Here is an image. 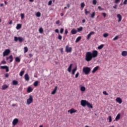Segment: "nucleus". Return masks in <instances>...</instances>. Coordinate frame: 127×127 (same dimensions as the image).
I'll return each instance as SVG.
<instances>
[{
  "label": "nucleus",
  "instance_id": "1",
  "mask_svg": "<svg viewBox=\"0 0 127 127\" xmlns=\"http://www.w3.org/2000/svg\"><path fill=\"white\" fill-rule=\"evenodd\" d=\"M98 52L97 51L94 50L92 52H88L85 55V60L87 62H90L93 59V58H96L98 57Z\"/></svg>",
  "mask_w": 127,
  "mask_h": 127
},
{
  "label": "nucleus",
  "instance_id": "2",
  "mask_svg": "<svg viewBox=\"0 0 127 127\" xmlns=\"http://www.w3.org/2000/svg\"><path fill=\"white\" fill-rule=\"evenodd\" d=\"M82 71L85 75H88L91 72V68L88 66L84 67L83 68Z\"/></svg>",
  "mask_w": 127,
  "mask_h": 127
},
{
  "label": "nucleus",
  "instance_id": "3",
  "mask_svg": "<svg viewBox=\"0 0 127 127\" xmlns=\"http://www.w3.org/2000/svg\"><path fill=\"white\" fill-rule=\"evenodd\" d=\"M33 102V97L32 95H29V98L27 100V105H30Z\"/></svg>",
  "mask_w": 127,
  "mask_h": 127
},
{
  "label": "nucleus",
  "instance_id": "4",
  "mask_svg": "<svg viewBox=\"0 0 127 127\" xmlns=\"http://www.w3.org/2000/svg\"><path fill=\"white\" fill-rule=\"evenodd\" d=\"M14 41H16V42L19 41V42H20V43H21V42L23 41V38H22V37H17L15 36L14 37Z\"/></svg>",
  "mask_w": 127,
  "mask_h": 127
},
{
  "label": "nucleus",
  "instance_id": "5",
  "mask_svg": "<svg viewBox=\"0 0 127 127\" xmlns=\"http://www.w3.org/2000/svg\"><path fill=\"white\" fill-rule=\"evenodd\" d=\"M10 53V50L9 49H6L3 52V57H5V56H7L8 54Z\"/></svg>",
  "mask_w": 127,
  "mask_h": 127
},
{
  "label": "nucleus",
  "instance_id": "6",
  "mask_svg": "<svg viewBox=\"0 0 127 127\" xmlns=\"http://www.w3.org/2000/svg\"><path fill=\"white\" fill-rule=\"evenodd\" d=\"M65 52L70 53L72 52V47H69V46L67 45L65 47Z\"/></svg>",
  "mask_w": 127,
  "mask_h": 127
},
{
  "label": "nucleus",
  "instance_id": "7",
  "mask_svg": "<svg viewBox=\"0 0 127 127\" xmlns=\"http://www.w3.org/2000/svg\"><path fill=\"white\" fill-rule=\"evenodd\" d=\"M88 102L86 100H82L80 102V105H81L82 107H85V106H87Z\"/></svg>",
  "mask_w": 127,
  "mask_h": 127
},
{
  "label": "nucleus",
  "instance_id": "8",
  "mask_svg": "<svg viewBox=\"0 0 127 127\" xmlns=\"http://www.w3.org/2000/svg\"><path fill=\"white\" fill-rule=\"evenodd\" d=\"M6 60L8 61L10 63H11L12 61H13V56L12 55H10V56L6 57Z\"/></svg>",
  "mask_w": 127,
  "mask_h": 127
},
{
  "label": "nucleus",
  "instance_id": "9",
  "mask_svg": "<svg viewBox=\"0 0 127 127\" xmlns=\"http://www.w3.org/2000/svg\"><path fill=\"white\" fill-rule=\"evenodd\" d=\"M67 113H69L70 115L74 114V113H77V110H75L74 108H71L70 110L67 111Z\"/></svg>",
  "mask_w": 127,
  "mask_h": 127
},
{
  "label": "nucleus",
  "instance_id": "10",
  "mask_svg": "<svg viewBox=\"0 0 127 127\" xmlns=\"http://www.w3.org/2000/svg\"><path fill=\"white\" fill-rule=\"evenodd\" d=\"M94 34H95V32H91L90 33H89L88 34V35L87 36L86 39L87 40H89V39H90V38H91V36H92V35H94Z\"/></svg>",
  "mask_w": 127,
  "mask_h": 127
},
{
  "label": "nucleus",
  "instance_id": "11",
  "mask_svg": "<svg viewBox=\"0 0 127 127\" xmlns=\"http://www.w3.org/2000/svg\"><path fill=\"white\" fill-rule=\"evenodd\" d=\"M0 69H5L6 72H8V71H9L8 66L7 65L0 66Z\"/></svg>",
  "mask_w": 127,
  "mask_h": 127
},
{
  "label": "nucleus",
  "instance_id": "12",
  "mask_svg": "<svg viewBox=\"0 0 127 127\" xmlns=\"http://www.w3.org/2000/svg\"><path fill=\"white\" fill-rule=\"evenodd\" d=\"M18 123V119L17 118H15L13 120L12 125L13 126H16Z\"/></svg>",
  "mask_w": 127,
  "mask_h": 127
},
{
  "label": "nucleus",
  "instance_id": "13",
  "mask_svg": "<svg viewBox=\"0 0 127 127\" xmlns=\"http://www.w3.org/2000/svg\"><path fill=\"white\" fill-rule=\"evenodd\" d=\"M116 101L117 103H118L119 104H122L123 103V100H122L120 97L117 98Z\"/></svg>",
  "mask_w": 127,
  "mask_h": 127
},
{
  "label": "nucleus",
  "instance_id": "14",
  "mask_svg": "<svg viewBox=\"0 0 127 127\" xmlns=\"http://www.w3.org/2000/svg\"><path fill=\"white\" fill-rule=\"evenodd\" d=\"M100 67L99 66H97L96 67H95L93 69L92 71V73H95V72H97V71H98V70H99V68Z\"/></svg>",
  "mask_w": 127,
  "mask_h": 127
},
{
  "label": "nucleus",
  "instance_id": "15",
  "mask_svg": "<svg viewBox=\"0 0 127 127\" xmlns=\"http://www.w3.org/2000/svg\"><path fill=\"white\" fill-rule=\"evenodd\" d=\"M73 66V64H71L67 68V71L69 73H71V71L72 70V66Z\"/></svg>",
  "mask_w": 127,
  "mask_h": 127
},
{
  "label": "nucleus",
  "instance_id": "16",
  "mask_svg": "<svg viewBox=\"0 0 127 127\" xmlns=\"http://www.w3.org/2000/svg\"><path fill=\"white\" fill-rule=\"evenodd\" d=\"M117 17L119 19L118 22H120V21H122V17L121 14H117Z\"/></svg>",
  "mask_w": 127,
  "mask_h": 127
},
{
  "label": "nucleus",
  "instance_id": "17",
  "mask_svg": "<svg viewBox=\"0 0 127 127\" xmlns=\"http://www.w3.org/2000/svg\"><path fill=\"white\" fill-rule=\"evenodd\" d=\"M56 92H57V86H55L54 90L51 92L52 95H55Z\"/></svg>",
  "mask_w": 127,
  "mask_h": 127
},
{
  "label": "nucleus",
  "instance_id": "18",
  "mask_svg": "<svg viewBox=\"0 0 127 127\" xmlns=\"http://www.w3.org/2000/svg\"><path fill=\"white\" fill-rule=\"evenodd\" d=\"M121 55H122L124 57H126V56H127V51H123L121 53Z\"/></svg>",
  "mask_w": 127,
  "mask_h": 127
},
{
  "label": "nucleus",
  "instance_id": "19",
  "mask_svg": "<svg viewBox=\"0 0 127 127\" xmlns=\"http://www.w3.org/2000/svg\"><path fill=\"white\" fill-rule=\"evenodd\" d=\"M24 79L25 81H28L29 80V75H28V74L26 73L25 74Z\"/></svg>",
  "mask_w": 127,
  "mask_h": 127
},
{
  "label": "nucleus",
  "instance_id": "20",
  "mask_svg": "<svg viewBox=\"0 0 127 127\" xmlns=\"http://www.w3.org/2000/svg\"><path fill=\"white\" fill-rule=\"evenodd\" d=\"M77 31L75 29H72L71 31V33L72 35L77 34Z\"/></svg>",
  "mask_w": 127,
  "mask_h": 127
},
{
  "label": "nucleus",
  "instance_id": "21",
  "mask_svg": "<svg viewBox=\"0 0 127 127\" xmlns=\"http://www.w3.org/2000/svg\"><path fill=\"white\" fill-rule=\"evenodd\" d=\"M120 119H121V114H118L117 115V116H116L115 120L117 122H118V121H119V120H120Z\"/></svg>",
  "mask_w": 127,
  "mask_h": 127
},
{
  "label": "nucleus",
  "instance_id": "22",
  "mask_svg": "<svg viewBox=\"0 0 127 127\" xmlns=\"http://www.w3.org/2000/svg\"><path fill=\"white\" fill-rule=\"evenodd\" d=\"M81 39H82L81 36L78 37L75 40V43H77L79 42V41H80V40H81Z\"/></svg>",
  "mask_w": 127,
  "mask_h": 127
},
{
  "label": "nucleus",
  "instance_id": "23",
  "mask_svg": "<svg viewBox=\"0 0 127 127\" xmlns=\"http://www.w3.org/2000/svg\"><path fill=\"white\" fill-rule=\"evenodd\" d=\"M86 106H87V107L90 109H93V105L91 104V103H89V102H87V104L86 105Z\"/></svg>",
  "mask_w": 127,
  "mask_h": 127
},
{
  "label": "nucleus",
  "instance_id": "24",
  "mask_svg": "<svg viewBox=\"0 0 127 127\" xmlns=\"http://www.w3.org/2000/svg\"><path fill=\"white\" fill-rule=\"evenodd\" d=\"M27 92L28 93H31V92H32V91H33V89H32V88H31V87H29L28 88H27Z\"/></svg>",
  "mask_w": 127,
  "mask_h": 127
},
{
  "label": "nucleus",
  "instance_id": "25",
  "mask_svg": "<svg viewBox=\"0 0 127 127\" xmlns=\"http://www.w3.org/2000/svg\"><path fill=\"white\" fill-rule=\"evenodd\" d=\"M8 88V85H7L6 84H4L2 86V90H5V89H7Z\"/></svg>",
  "mask_w": 127,
  "mask_h": 127
},
{
  "label": "nucleus",
  "instance_id": "26",
  "mask_svg": "<svg viewBox=\"0 0 127 127\" xmlns=\"http://www.w3.org/2000/svg\"><path fill=\"white\" fill-rule=\"evenodd\" d=\"M15 62H18V63H19V62H20V58H19V57H17L15 58Z\"/></svg>",
  "mask_w": 127,
  "mask_h": 127
},
{
  "label": "nucleus",
  "instance_id": "27",
  "mask_svg": "<svg viewBox=\"0 0 127 127\" xmlns=\"http://www.w3.org/2000/svg\"><path fill=\"white\" fill-rule=\"evenodd\" d=\"M80 91H81V92H85V91H86V87L84 86H81L80 87Z\"/></svg>",
  "mask_w": 127,
  "mask_h": 127
},
{
  "label": "nucleus",
  "instance_id": "28",
  "mask_svg": "<svg viewBox=\"0 0 127 127\" xmlns=\"http://www.w3.org/2000/svg\"><path fill=\"white\" fill-rule=\"evenodd\" d=\"M76 71H77V67H75L72 70V75H75V72H76Z\"/></svg>",
  "mask_w": 127,
  "mask_h": 127
},
{
  "label": "nucleus",
  "instance_id": "29",
  "mask_svg": "<svg viewBox=\"0 0 127 127\" xmlns=\"http://www.w3.org/2000/svg\"><path fill=\"white\" fill-rule=\"evenodd\" d=\"M95 15H96V12H93L91 14V18H94L95 17Z\"/></svg>",
  "mask_w": 127,
  "mask_h": 127
},
{
  "label": "nucleus",
  "instance_id": "30",
  "mask_svg": "<svg viewBox=\"0 0 127 127\" xmlns=\"http://www.w3.org/2000/svg\"><path fill=\"white\" fill-rule=\"evenodd\" d=\"M24 72H25L24 70L21 71L19 73V76L22 77L23 76V74H24Z\"/></svg>",
  "mask_w": 127,
  "mask_h": 127
},
{
  "label": "nucleus",
  "instance_id": "31",
  "mask_svg": "<svg viewBox=\"0 0 127 127\" xmlns=\"http://www.w3.org/2000/svg\"><path fill=\"white\" fill-rule=\"evenodd\" d=\"M103 48H104V45L102 44L100 46L98 47V49H99V50H101V49H103Z\"/></svg>",
  "mask_w": 127,
  "mask_h": 127
},
{
  "label": "nucleus",
  "instance_id": "32",
  "mask_svg": "<svg viewBox=\"0 0 127 127\" xmlns=\"http://www.w3.org/2000/svg\"><path fill=\"white\" fill-rule=\"evenodd\" d=\"M38 84H39L38 81H36L34 83V87H37V86H38Z\"/></svg>",
  "mask_w": 127,
  "mask_h": 127
},
{
  "label": "nucleus",
  "instance_id": "33",
  "mask_svg": "<svg viewBox=\"0 0 127 127\" xmlns=\"http://www.w3.org/2000/svg\"><path fill=\"white\" fill-rule=\"evenodd\" d=\"M21 27V24H18L16 26V29H20V28Z\"/></svg>",
  "mask_w": 127,
  "mask_h": 127
},
{
  "label": "nucleus",
  "instance_id": "34",
  "mask_svg": "<svg viewBox=\"0 0 127 127\" xmlns=\"http://www.w3.org/2000/svg\"><path fill=\"white\" fill-rule=\"evenodd\" d=\"M18 84V81L16 80H13L12 81V84L13 85H17Z\"/></svg>",
  "mask_w": 127,
  "mask_h": 127
},
{
  "label": "nucleus",
  "instance_id": "35",
  "mask_svg": "<svg viewBox=\"0 0 127 127\" xmlns=\"http://www.w3.org/2000/svg\"><path fill=\"white\" fill-rule=\"evenodd\" d=\"M36 16H37V17H40L41 15V13H40V12H38L36 13Z\"/></svg>",
  "mask_w": 127,
  "mask_h": 127
},
{
  "label": "nucleus",
  "instance_id": "36",
  "mask_svg": "<svg viewBox=\"0 0 127 127\" xmlns=\"http://www.w3.org/2000/svg\"><path fill=\"white\" fill-rule=\"evenodd\" d=\"M24 53H26V52L28 51V48H27V47H25L24 48Z\"/></svg>",
  "mask_w": 127,
  "mask_h": 127
},
{
  "label": "nucleus",
  "instance_id": "37",
  "mask_svg": "<svg viewBox=\"0 0 127 127\" xmlns=\"http://www.w3.org/2000/svg\"><path fill=\"white\" fill-rule=\"evenodd\" d=\"M97 0H92V3L93 4H94V5H96V4H97Z\"/></svg>",
  "mask_w": 127,
  "mask_h": 127
},
{
  "label": "nucleus",
  "instance_id": "38",
  "mask_svg": "<svg viewBox=\"0 0 127 127\" xmlns=\"http://www.w3.org/2000/svg\"><path fill=\"white\" fill-rule=\"evenodd\" d=\"M83 30V27H80L78 28H77V31H78V32H80V31H82Z\"/></svg>",
  "mask_w": 127,
  "mask_h": 127
},
{
  "label": "nucleus",
  "instance_id": "39",
  "mask_svg": "<svg viewBox=\"0 0 127 127\" xmlns=\"http://www.w3.org/2000/svg\"><path fill=\"white\" fill-rule=\"evenodd\" d=\"M39 31L40 33H43V29L42 28H40L39 29Z\"/></svg>",
  "mask_w": 127,
  "mask_h": 127
},
{
  "label": "nucleus",
  "instance_id": "40",
  "mask_svg": "<svg viewBox=\"0 0 127 127\" xmlns=\"http://www.w3.org/2000/svg\"><path fill=\"white\" fill-rule=\"evenodd\" d=\"M103 36H104V37H105L106 38V37H108V36H109V34H108L107 33H105L103 34Z\"/></svg>",
  "mask_w": 127,
  "mask_h": 127
},
{
  "label": "nucleus",
  "instance_id": "41",
  "mask_svg": "<svg viewBox=\"0 0 127 127\" xmlns=\"http://www.w3.org/2000/svg\"><path fill=\"white\" fill-rule=\"evenodd\" d=\"M58 39L60 40H62V36L61 35L59 34L58 37Z\"/></svg>",
  "mask_w": 127,
  "mask_h": 127
},
{
  "label": "nucleus",
  "instance_id": "42",
  "mask_svg": "<svg viewBox=\"0 0 127 127\" xmlns=\"http://www.w3.org/2000/svg\"><path fill=\"white\" fill-rule=\"evenodd\" d=\"M20 15L21 19H23L24 18V13H21Z\"/></svg>",
  "mask_w": 127,
  "mask_h": 127
},
{
  "label": "nucleus",
  "instance_id": "43",
  "mask_svg": "<svg viewBox=\"0 0 127 127\" xmlns=\"http://www.w3.org/2000/svg\"><path fill=\"white\" fill-rule=\"evenodd\" d=\"M1 64H3V65H5V64H6V62H5V61H2L0 63V65H1Z\"/></svg>",
  "mask_w": 127,
  "mask_h": 127
},
{
  "label": "nucleus",
  "instance_id": "44",
  "mask_svg": "<svg viewBox=\"0 0 127 127\" xmlns=\"http://www.w3.org/2000/svg\"><path fill=\"white\" fill-rule=\"evenodd\" d=\"M63 32H64V28H61L60 30V33H61V34H62V33H63Z\"/></svg>",
  "mask_w": 127,
  "mask_h": 127
},
{
  "label": "nucleus",
  "instance_id": "45",
  "mask_svg": "<svg viewBox=\"0 0 127 127\" xmlns=\"http://www.w3.org/2000/svg\"><path fill=\"white\" fill-rule=\"evenodd\" d=\"M118 39H119V36L117 35L113 39V40H118Z\"/></svg>",
  "mask_w": 127,
  "mask_h": 127
},
{
  "label": "nucleus",
  "instance_id": "46",
  "mask_svg": "<svg viewBox=\"0 0 127 127\" xmlns=\"http://www.w3.org/2000/svg\"><path fill=\"white\" fill-rule=\"evenodd\" d=\"M85 14L87 15V14H88V13H90V11H87V9H85Z\"/></svg>",
  "mask_w": 127,
  "mask_h": 127
},
{
  "label": "nucleus",
  "instance_id": "47",
  "mask_svg": "<svg viewBox=\"0 0 127 127\" xmlns=\"http://www.w3.org/2000/svg\"><path fill=\"white\" fill-rule=\"evenodd\" d=\"M102 15H103L104 18L106 17V16H107V14L105 12H102Z\"/></svg>",
  "mask_w": 127,
  "mask_h": 127
},
{
  "label": "nucleus",
  "instance_id": "48",
  "mask_svg": "<svg viewBox=\"0 0 127 127\" xmlns=\"http://www.w3.org/2000/svg\"><path fill=\"white\" fill-rule=\"evenodd\" d=\"M109 123H112V116H109Z\"/></svg>",
  "mask_w": 127,
  "mask_h": 127
},
{
  "label": "nucleus",
  "instance_id": "49",
  "mask_svg": "<svg viewBox=\"0 0 127 127\" xmlns=\"http://www.w3.org/2000/svg\"><path fill=\"white\" fill-rule=\"evenodd\" d=\"M79 72H77L75 74V78H78V77H79Z\"/></svg>",
  "mask_w": 127,
  "mask_h": 127
},
{
  "label": "nucleus",
  "instance_id": "50",
  "mask_svg": "<svg viewBox=\"0 0 127 127\" xmlns=\"http://www.w3.org/2000/svg\"><path fill=\"white\" fill-rule=\"evenodd\" d=\"M103 94H104V95H106V96H108V95H109V94H108V93H107L106 91H103Z\"/></svg>",
  "mask_w": 127,
  "mask_h": 127
},
{
  "label": "nucleus",
  "instance_id": "51",
  "mask_svg": "<svg viewBox=\"0 0 127 127\" xmlns=\"http://www.w3.org/2000/svg\"><path fill=\"white\" fill-rule=\"evenodd\" d=\"M84 6H85V3H81V7L83 8V7H84Z\"/></svg>",
  "mask_w": 127,
  "mask_h": 127
},
{
  "label": "nucleus",
  "instance_id": "52",
  "mask_svg": "<svg viewBox=\"0 0 127 127\" xmlns=\"http://www.w3.org/2000/svg\"><path fill=\"white\" fill-rule=\"evenodd\" d=\"M52 4V0H50L48 3V5H51Z\"/></svg>",
  "mask_w": 127,
  "mask_h": 127
},
{
  "label": "nucleus",
  "instance_id": "53",
  "mask_svg": "<svg viewBox=\"0 0 127 127\" xmlns=\"http://www.w3.org/2000/svg\"><path fill=\"white\" fill-rule=\"evenodd\" d=\"M115 3H119L120 1H121V0H115Z\"/></svg>",
  "mask_w": 127,
  "mask_h": 127
},
{
  "label": "nucleus",
  "instance_id": "54",
  "mask_svg": "<svg viewBox=\"0 0 127 127\" xmlns=\"http://www.w3.org/2000/svg\"><path fill=\"white\" fill-rule=\"evenodd\" d=\"M64 34H66V35L68 34V30L67 29L65 30Z\"/></svg>",
  "mask_w": 127,
  "mask_h": 127
},
{
  "label": "nucleus",
  "instance_id": "55",
  "mask_svg": "<svg viewBox=\"0 0 127 127\" xmlns=\"http://www.w3.org/2000/svg\"><path fill=\"white\" fill-rule=\"evenodd\" d=\"M9 76V74H8V73H6V74H5V77L6 78H8Z\"/></svg>",
  "mask_w": 127,
  "mask_h": 127
},
{
  "label": "nucleus",
  "instance_id": "56",
  "mask_svg": "<svg viewBox=\"0 0 127 127\" xmlns=\"http://www.w3.org/2000/svg\"><path fill=\"white\" fill-rule=\"evenodd\" d=\"M98 9H99V10H103V9H104L103 8H101V7L100 6L98 7Z\"/></svg>",
  "mask_w": 127,
  "mask_h": 127
},
{
  "label": "nucleus",
  "instance_id": "57",
  "mask_svg": "<svg viewBox=\"0 0 127 127\" xmlns=\"http://www.w3.org/2000/svg\"><path fill=\"white\" fill-rule=\"evenodd\" d=\"M123 3L124 4H127V0H125Z\"/></svg>",
  "mask_w": 127,
  "mask_h": 127
},
{
  "label": "nucleus",
  "instance_id": "58",
  "mask_svg": "<svg viewBox=\"0 0 127 127\" xmlns=\"http://www.w3.org/2000/svg\"><path fill=\"white\" fill-rule=\"evenodd\" d=\"M55 32H56V33H59V30H58V29H56Z\"/></svg>",
  "mask_w": 127,
  "mask_h": 127
},
{
  "label": "nucleus",
  "instance_id": "59",
  "mask_svg": "<svg viewBox=\"0 0 127 127\" xmlns=\"http://www.w3.org/2000/svg\"><path fill=\"white\" fill-rule=\"evenodd\" d=\"M63 50H64L63 48H62L61 49V53H63V52H64V51Z\"/></svg>",
  "mask_w": 127,
  "mask_h": 127
},
{
  "label": "nucleus",
  "instance_id": "60",
  "mask_svg": "<svg viewBox=\"0 0 127 127\" xmlns=\"http://www.w3.org/2000/svg\"><path fill=\"white\" fill-rule=\"evenodd\" d=\"M60 23V20H58V21H57L56 22V23L57 24H59Z\"/></svg>",
  "mask_w": 127,
  "mask_h": 127
},
{
  "label": "nucleus",
  "instance_id": "61",
  "mask_svg": "<svg viewBox=\"0 0 127 127\" xmlns=\"http://www.w3.org/2000/svg\"><path fill=\"white\" fill-rule=\"evenodd\" d=\"M29 57H32V56H33V55H32V54H29Z\"/></svg>",
  "mask_w": 127,
  "mask_h": 127
},
{
  "label": "nucleus",
  "instance_id": "62",
  "mask_svg": "<svg viewBox=\"0 0 127 127\" xmlns=\"http://www.w3.org/2000/svg\"><path fill=\"white\" fill-rule=\"evenodd\" d=\"M117 4H115V6H113V8H117Z\"/></svg>",
  "mask_w": 127,
  "mask_h": 127
},
{
  "label": "nucleus",
  "instance_id": "63",
  "mask_svg": "<svg viewBox=\"0 0 127 127\" xmlns=\"http://www.w3.org/2000/svg\"><path fill=\"white\" fill-rule=\"evenodd\" d=\"M9 24H12V20H10L9 22Z\"/></svg>",
  "mask_w": 127,
  "mask_h": 127
},
{
  "label": "nucleus",
  "instance_id": "64",
  "mask_svg": "<svg viewBox=\"0 0 127 127\" xmlns=\"http://www.w3.org/2000/svg\"><path fill=\"white\" fill-rule=\"evenodd\" d=\"M66 6L69 8V7H70V4H67Z\"/></svg>",
  "mask_w": 127,
  "mask_h": 127
}]
</instances>
